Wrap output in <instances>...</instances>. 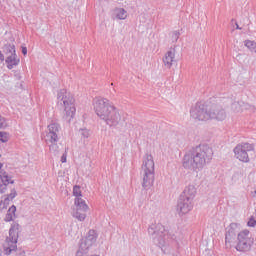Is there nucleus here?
Listing matches in <instances>:
<instances>
[{
    "instance_id": "obj_1",
    "label": "nucleus",
    "mask_w": 256,
    "mask_h": 256,
    "mask_svg": "<svg viewBox=\"0 0 256 256\" xmlns=\"http://www.w3.org/2000/svg\"><path fill=\"white\" fill-rule=\"evenodd\" d=\"M213 159V149L207 145H199L186 152L182 165L184 169L191 171H202Z\"/></svg>"
},
{
    "instance_id": "obj_2",
    "label": "nucleus",
    "mask_w": 256,
    "mask_h": 256,
    "mask_svg": "<svg viewBox=\"0 0 256 256\" xmlns=\"http://www.w3.org/2000/svg\"><path fill=\"white\" fill-rule=\"evenodd\" d=\"M94 111L96 115L109 127H117L121 123V113L119 110L106 98L94 99Z\"/></svg>"
},
{
    "instance_id": "obj_3",
    "label": "nucleus",
    "mask_w": 256,
    "mask_h": 256,
    "mask_svg": "<svg viewBox=\"0 0 256 256\" xmlns=\"http://www.w3.org/2000/svg\"><path fill=\"white\" fill-rule=\"evenodd\" d=\"M140 177L142 179V188L144 191H149L155 183V161L151 154H146L143 157Z\"/></svg>"
},
{
    "instance_id": "obj_4",
    "label": "nucleus",
    "mask_w": 256,
    "mask_h": 256,
    "mask_svg": "<svg viewBox=\"0 0 256 256\" xmlns=\"http://www.w3.org/2000/svg\"><path fill=\"white\" fill-rule=\"evenodd\" d=\"M57 99L60 105H64L65 119L70 123L77 111L75 108V98L66 89H61L57 94Z\"/></svg>"
},
{
    "instance_id": "obj_5",
    "label": "nucleus",
    "mask_w": 256,
    "mask_h": 256,
    "mask_svg": "<svg viewBox=\"0 0 256 256\" xmlns=\"http://www.w3.org/2000/svg\"><path fill=\"white\" fill-rule=\"evenodd\" d=\"M61 127L57 123H51L48 125V130L44 137V141L46 145L49 146L50 153L54 155H59V145H57L59 141V131Z\"/></svg>"
},
{
    "instance_id": "obj_6",
    "label": "nucleus",
    "mask_w": 256,
    "mask_h": 256,
    "mask_svg": "<svg viewBox=\"0 0 256 256\" xmlns=\"http://www.w3.org/2000/svg\"><path fill=\"white\" fill-rule=\"evenodd\" d=\"M148 233L154 239V243H157L160 247H165L169 239H175L174 235L169 233V230L165 229L162 224L151 225L148 228Z\"/></svg>"
},
{
    "instance_id": "obj_7",
    "label": "nucleus",
    "mask_w": 256,
    "mask_h": 256,
    "mask_svg": "<svg viewBox=\"0 0 256 256\" xmlns=\"http://www.w3.org/2000/svg\"><path fill=\"white\" fill-rule=\"evenodd\" d=\"M19 224H14L9 230V236L4 243L5 255H11L13 251H17V241L19 239Z\"/></svg>"
},
{
    "instance_id": "obj_8",
    "label": "nucleus",
    "mask_w": 256,
    "mask_h": 256,
    "mask_svg": "<svg viewBox=\"0 0 256 256\" xmlns=\"http://www.w3.org/2000/svg\"><path fill=\"white\" fill-rule=\"evenodd\" d=\"M237 241L236 251H239L240 253H247V251H251L253 238H251L249 230H244L238 233Z\"/></svg>"
},
{
    "instance_id": "obj_9",
    "label": "nucleus",
    "mask_w": 256,
    "mask_h": 256,
    "mask_svg": "<svg viewBox=\"0 0 256 256\" xmlns=\"http://www.w3.org/2000/svg\"><path fill=\"white\" fill-rule=\"evenodd\" d=\"M255 146L249 143H240L234 148V154L236 159L242 161V163H249V151H253Z\"/></svg>"
},
{
    "instance_id": "obj_10",
    "label": "nucleus",
    "mask_w": 256,
    "mask_h": 256,
    "mask_svg": "<svg viewBox=\"0 0 256 256\" xmlns=\"http://www.w3.org/2000/svg\"><path fill=\"white\" fill-rule=\"evenodd\" d=\"M190 117L195 119V121H209V119H211L207 106L201 103H197L195 107L190 110Z\"/></svg>"
},
{
    "instance_id": "obj_11",
    "label": "nucleus",
    "mask_w": 256,
    "mask_h": 256,
    "mask_svg": "<svg viewBox=\"0 0 256 256\" xmlns=\"http://www.w3.org/2000/svg\"><path fill=\"white\" fill-rule=\"evenodd\" d=\"M74 205L76 206V211L73 213V217L78 221H85L87 219V211H89V206L85 203L83 198H75Z\"/></svg>"
},
{
    "instance_id": "obj_12",
    "label": "nucleus",
    "mask_w": 256,
    "mask_h": 256,
    "mask_svg": "<svg viewBox=\"0 0 256 256\" xmlns=\"http://www.w3.org/2000/svg\"><path fill=\"white\" fill-rule=\"evenodd\" d=\"M6 55H9L5 59V63L7 65V69H13L17 67L21 60L17 57V51L15 50V46L13 44L6 45Z\"/></svg>"
},
{
    "instance_id": "obj_13",
    "label": "nucleus",
    "mask_w": 256,
    "mask_h": 256,
    "mask_svg": "<svg viewBox=\"0 0 256 256\" xmlns=\"http://www.w3.org/2000/svg\"><path fill=\"white\" fill-rule=\"evenodd\" d=\"M15 183V180H13V175L11 173L0 170V195H3V193H7V187L9 185H13Z\"/></svg>"
},
{
    "instance_id": "obj_14",
    "label": "nucleus",
    "mask_w": 256,
    "mask_h": 256,
    "mask_svg": "<svg viewBox=\"0 0 256 256\" xmlns=\"http://www.w3.org/2000/svg\"><path fill=\"white\" fill-rule=\"evenodd\" d=\"M177 207L179 215H187V213L193 210V200L180 196Z\"/></svg>"
},
{
    "instance_id": "obj_15",
    "label": "nucleus",
    "mask_w": 256,
    "mask_h": 256,
    "mask_svg": "<svg viewBox=\"0 0 256 256\" xmlns=\"http://www.w3.org/2000/svg\"><path fill=\"white\" fill-rule=\"evenodd\" d=\"M210 119H216V121H223L227 114H225V110L221 108V106H212L209 109Z\"/></svg>"
},
{
    "instance_id": "obj_16",
    "label": "nucleus",
    "mask_w": 256,
    "mask_h": 256,
    "mask_svg": "<svg viewBox=\"0 0 256 256\" xmlns=\"http://www.w3.org/2000/svg\"><path fill=\"white\" fill-rule=\"evenodd\" d=\"M195 195H197V188H195V185L189 184L185 187L180 197L193 201L195 199Z\"/></svg>"
},
{
    "instance_id": "obj_17",
    "label": "nucleus",
    "mask_w": 256,
    "mask_h": 256,
    "mask_svg": "<svg viewBox=\"0 0 256 256\" xmlns=\"http://www.w3.org/2000/svg\"><path fill=\"white\" fill-rule=\"evenodd\" d=\"M173 63H175V49L169 50L163 58V64L166 69H171Z\"/></svg>"
},
{
    "instance_id": "obj_18",
    "label": "nucleus",
    "mask_w": 256,
    "mask_h": 256,
    "mask_svg": "<svg viewBox=\"0 0 256 256\" xmlns=\"http://www.w3.org/2000/svg\"><path fill=\"white\" fill-rule=\"evenodd\" d=\"M91 242H88L86 239L80 240L79 249L76 252V256H83L87 253L89 250V247H91Z\"/></svg>"
},
{
    "instance_id": "obj_19",
    "label": "nucleus",
    "mask_w": 256,
    "mask_h": 256,
    "mask_svg": "<svg viewBox=\"0 0 256 256\" xmlns=\"http://www.w3.org/2000/svg\"><path fill=\"white\" fill-rule=\"evenodd\" d=\"M249 104H245V102H234L231 105V109L232 111H234V113H241V111H243V109H249Z\"/></svg>"
},
{
    "instance_id": "obj_20",
    "label": "nucleus",
    "mask_w": 256,
    "mask_h": 256,
    "mask_svg": "<svg viewBox=\"0 0 256 256\" xmlns=\"http://www.w3.org/2000/svg\"><path fill=\"white\" fill-rule=\"evenodd\" d=\"M17 211V207H15V205H12L7 213L6 216L4 218V221H6L7 223H9V221H13V219H15V212Z\"/></svg>"
},
{
    "instance_id": "obj_21",
    "label": "nucleus",
    "mask_w": 256,
    "mask_h": 256,
    "mask_svg": "<svg viewBox=\"0 0 256 256\" xmlns=\"http://www.w3.org/2000/svg\"><path fill=\"white\" fill-rule=\"evenodd\" d=\"M114 15L116 19L125 20V18L127 17V11L123 8H116L114 10Z\"/></svg>"
},
{
    "instance_id": "obj_22",
    "label": "nucleus",
    "mask_w": 256,
    "mask_h": 256,
    "mask_svg": "<svg viewBox=\"0 0 256 256\" xmlns=\"http://www.w3.org/2000/svg\"><path fill=\"white\" fill-rule=\"evenodd\" d=\"M85 240L90 243V245H93L95 241H97V232L95 230H89L88 235L86 236Z\"/></svg>"
},
{
    "instance_id": "obj_23",
    "label": "nucleus",
    "mask_w": 256,
    "mask_h": 256,
    "mask_svg": "<svg viewBox=\"0 0 256 256\" xmlns=\"http://www.w3.org/2000/svg\"><path fill=\"white\" fill-rule=\"evenodd\" d=\"M235 237H237L235 232L227 230L226 236H225L226 243H232L233 241H235Z\"/></svg>"
},
{
    "instance_id": "obj_24",
    "label": "nucleus",
    "mask_w": 256,
    "mask_h": 256,
    "mask_svg": "<svg viewBox=\"0 0 256 256\" xmlns=\"http://www.w3.org/2000/svg\"><path fill=\"white\" fill-rule=\"evenodd\" d=\"M73 195L76 197V199H81L82 194H81V186L75 185L73 187Z\"/></svg>"
},
{
    "instance_id": "obj_25",
    "label": "nucleus",
    "mask_w": 256,
    "mask_h": 256,
    "mask_svg": "<svg viewBox=\"0 0 256 256\" xmlns=\"http://www.w3.org/2000/svg\"><path fill=\"white\" fill-rule=\"evenodd\" d=\"M11 199H9L7 196L1 200L0 202V209L3 210V209H7V206L11 203Z\"/></svg>"
},
{
    "instance_id": "obj_26",
    "label": "nucleus",
    "mask_w": 256,
    "mask_h": 256,
    "mask_svg": "<svg viewBox=\"0 0 256 256\" xmlns=\"http://www.w3.org/2000/svg\"><path fill=\"white\" fill-rule=\"evenodd\" d=\"M228 231H232V233H234V235H237V231H239V224L231 223L228 227Z\"/></svg>"
},
{
    "instance_id": "obj_27",
    "label": "nucleus",
    "mask_w": 256,
    "mask_h": 256,
    "mask_svg": "<svg viewBox=\"0 0 256 256\" xmlns=\"http://www.w3.org/2000/svg\"><path fill=\"white\" fill-rule=\"evenodd\" d=\"M80 135L83 139H89V137L91 136V131H89L88 129H80Z\"/></svg>"
},
{
    "instance_id": "obj_28",
    "label": "nucleus",
    "mask_w": 256,
    "mask_h": 256,
    "mask_svg": "<svg viewBox=\"0 0 256 256\" xmlns=\"http://www.w3.org/2000/svg\"><path fill=\"white\" fill-rule=\"evenodd\" d=\"M0 141L1 143H7V141H9V133L0 132Z\"/></svg>"
},
{
    "instance_id": "obj_29",
    "label": "nucleus",
    "mask_w": 256,
    "mask_h": 256,
    "mask_svg": "<svg viewBox=\"0 0 256 256\" xmlns=\"http://www.w3.org/2000/svg\"><path fill=\"white\" fill-rule=\"evenodd\" d=\"M180 36H181V33H179V31H173L171 33V39H172L173 43H177V41H179Z\"/></svg>"
},
{
    "instance_id": "obj_30",
    "label": "nucleus",
    "mask_w": 256,
    "mask_h": 256,
    "mask_svg": "<svg viewBox=\"0 0 256 256\" xmlns=\"http://www.w3.org/2000/svg\"><path fill=\"white\" fill-rule=\"evenodd\" d=\"M9 200L13 201L17 197V190L13 188L11 192L6 196Z\"/></svg>"
},
{
    "instance_id": "obj_31",
    "label": "nucleus",
    "mask_w": 256,
    "mask_h": 256,
    "mask_svg": "<svg viewBox=\"0 0 256 256\" xmlns=\"http://www.w3.org/2000/svg\"><path fill=\"white\" fill-rule=\"evenodd\" d=\"M7 127V120L5 117L0 116V129H5Z\"/></svg>"
},
{
    "instance_id": "obj_32",
    "label": "nucleus",
    "mask_w": 256,
    "mask_h": 256,
    "mask_svg": "<svg viewBox=\"0 0 256 256\" xmlns=\"http://www.w3.org/2000/svg\"><path fill=\"white\" fill-rule=\"evenodd\" d=\"M248 227H255L256 225V220L255 219H250L247 223Z\"/></svg>"
},
{
    "instance_id": "obj_33",
    "label": "nucleus",
    "mask_w": 256,
    "mask_h": 256,
    "mask_svg": "<svg viewBox=\"0 0 256 256\" xmlns=\"http://www.w3.org/2000/svg\"><path fill=\"white\" fill-rule=\"evenodd\" d=\"M61 163H67V153H64V154L61 156Z\"/></svg>"
},
{
    "instance_id": "obj_34",
    "label": "nucleus",
    "mask_w": 256,
    "mask_h": 256,
    "mask_svg": "<svg viewBox=\"0 0 256 256\" xmlns=\"http://www.w3.org/2000/svg\"><path fill=\"white\" fill-rule=\"evenodd\" d=\"M22 54L27 55V47L25 46L22 47Z\"/></svg>"
},
{
    "instance_id": "obj_35",
    "label": "nucleus",
    "mask_w": 256,
    "mask_h": 256,
    "mask_svg": "<svg viewBox=\"0 0 256 256\" xmlns=\"http://www.w3.org/2000/svg\"><path fill=\"white\" fill-rule=\"evenodd\" d=\"M0 61H5V55L0 51Z\"/></svg>"
},
{
    "instance_id": "obj_36",
    "label": "nucleus",
    "mask_w": 256,
    "mask_h": 256,
    "mask_svg": "<svg viewBox=\"0 0 256 256\" xmlns=\"http://www.w3.org/2000/svg\"><path fill=\"white\" fill-rule=\"evenodd\" d=\"M236 29H241V28L239 27V24H236Z\"/></svg>"
},
{
    "instance_id": "obj_37",
    "label": "nucleus",
    "mask_w": 256,
    "mask_h": 256,
    "mask_svg": "<svg viewBox=\"0 0 256 256\" xmlns=\"http://www.w3.org/2000/svg\"><path fill=\"white\" fill-rule=\"evenodd\" d=\"M2 167H3V164L0 163V170L2 169Z\"/></svg>"
},
{
    "instance_id": "obj_38",
    "label": "nucleus",
    "mask_w": 256,
    "mask_h": 256,
    "mask_svg": "<svg viewBox=\"0 0 256 256\" xmlns=\"http://www.w3.org/2000/svg\"><path fill=\"white\" fill-rule=\"evenodd\" d=\"M0 255H1V251H0Z\"/></svg>"
},
{
    "instance_id": "obj_39",
    "label": "nucleus",
    "mask_w": 256,
    "mask_h": 256,
    "mask_svg": "<svg viewBox=\"0 0 256 256\" xmlns=\"http://www.w3.org/2000/svg\"><path fill=\"white\" fill-rule=\"evenodd\" d=\"M255 194H256V191H255Z\"/></svg>"
}]
</instances>
